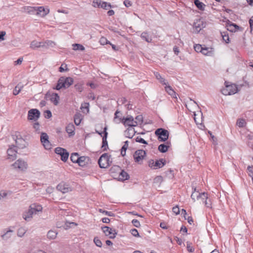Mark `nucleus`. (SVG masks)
<instances>
[{
  "mask_svg": "<svg viewBox=\"0 0 253 253\" xmlns=\"http://www.w3.org/2000/svg\"><path fill=\"white\" fill-rule=\"evenodd\" d=\"M42 209L41 205L32 204L30 206L29 210L23 213V217L25 220L29 221L32 219L34 214L41 211Z\"/></svg>",
  "mask_w": 253,
  "mask_h": 253,
  "instance_id": "obj_1",
  "label": "nucleus"
},
{
  "mask_svg": "<svg viewBox=\"0 0 253 253\" xmlns=\"http://www.w3.org/2000/svg\"><path fill=\"white\" fill-rule=\"evenodd\" d=\"M74 83V80L71 77H62L59 78L54 89L60 90L62 88H67L71 85Z\"/></svg>",
  "mask_w": 253,
  "mask_h": 253,
  "instance_id": "obj_2",
  "label": "nucleus"
},
{
  "mask_svg": "<svg viewBox=\"0 0 253 253\" xmlns=\"http://www.w3.org/2000/svg\"><path fill=\"white\" fill-rule=\"evenodd\" d=\"M113 169L117 171V173L115 172L112 175V177L114 179H117L120 181H124L127 180L129 178L128 174L124 170L118 166H114Z\"/></svg>",
  "mask_w": 253,
  "mask_h": 253,
  "instance_id": "obj_3",
  "label": "nucleus"
},
{
  "mask_svg": "<svg viewBox=\"0 0 253 253\" xmlns=\"http://www.w3.org/2000/svg\"><path fill=\"white\" fill-rule=\"evenodd\" d=\"M26 10L29 13L40 15L42 17H44L49 12V9L45 8L43 6L31 7L29 6L26 8Z\"/></svg>",
  "mask_w": 253,
  "mask_h": 253,
  "instance_id": "obj_4",
  "label": "nucleus"
},
{
  "mask_svg": "<svg viewBox=\"0 0 253 253\" xmlns=\"http://www.w3.org/2000/svg\"><path fill=\"white\" fill-rule=\"evenodd\" d=\"M193 191L192 193L191 197L194 202L197 201L201 203L202 201L208 199V194L207 193H200L199 191L197 190L196 187H193Z\"/></svg>",
  "mask_w": 253,
  "mask_h": 253,
  "instance_id": "obj_5",
  "label": "nucleus"
},
{
  "mask_svg": "<svg viewBox=\"0 0 253 253\" xmlns=\"http://www.w3.org/2000/svg\"><path fill=\"white\" fill-rule=\"evenodd\" d=\"M11 166L15 169L24 171L27 169L28 164L24 160L19 159L15 161Z\"/></svg>",
  "mask_w": 253,
  "mask_h": 253,
  "instance_id": "obj_6",
  "label": "nucleus"
},
{
  "mask_svg": "<svg viewBox=\"0 0 253 253\" xmlns=\"http://www.w3.org/2000/svg\"><path fill=\"white\" fill-rule=\"evenodd\" d=\"M237 87L235 84L225 85V87L222 89L221 93L224 95H231L237 92Z\"/></svg>",
  "mask_w": 253,
  "mask_h": 253,
  "instance_id": "obj_7",
  "label": "nucleus"
},
{
  "mask_svg": "<svg viewBox=\"0 0 253 253\" xmlns=\"http://www.w3.org/2000/svg\"><path fill=\"white\" fill-rule=\"evenodd\" d=\"M155 133L158 136V139L160 141H165L169 138V131L164 128L157 129Z\"/></svg>",
  "mask_w": 253,
  "mask_h": 253,
  "instance_id": "obj_8",
  "label": "nucleus"
},
{
  "mask_svg": "<svg viewBox=\"0 0 253 253\" xmlns=\"http://www.w3.org/2000/svg\"><path fill=\"white\" fill-rule=\"evenodd\" d=\"M146 157V153L143 150H137L133 154V158L135 162L142 164L143 160Z\"/></svg>",
  "mask_w": 253,
  "mask_h": 253,
  "instance_id": "obj_9",
  "label": "nucleus"
},
{
  "mask_svg": "<svg viewBox=\"0 0 253 253\" xmlns=\"http://www.w3.org/2000/svg\"><path fill=\"white\" fill-rule=\"evenodd\" d=\"M13 138L15 140L16 144V147L20 149H23L26 146V142L23 139L18 132L13 136Z\"/></svg>",
  "mask_w": 253,
  "mask_h": 253,
  "instance_id": "obj_10",
  "label": "nucleus"
},
{
  "mask_svg": "<svg viewBox=\"0 0 253 253\" xmlns=\"http://www.w3.org/2000/svg\"><path fill=\"white\" fill-rule=\"evenodd\" d=\"M98 164L101 168H107L109 166V158L108 154H103L98 160Z\"/></svg>",
  "mask_w": 253,
  "mask_h": 253,
  "instance_id": "obj_11",
  "label": "nucleus"
},
{
  "mask_svg": "<svg viewBox=\"0 0 253 253\" xmlns=\"http://www.w3.org/2000/svg\"><path fill=\"white\" fill-rule=\"evenodd\" d=\"M40 117V112L37 109H32L28 111V119L30 121H36Z\"/></svg>",
  "mask_w": 253,
  "mask_h": 253,
  "instance_id": "obj_12",
  "label": "nucleus"
},
{
  "mask_svg": "<svg viewBox=\"0 0 253 253\" xmlns=\"http://www.w3.org/2000/svg\"><path fill=\"white\" fill-rule=\"evenodd\" d=\"M41 141L45 149L49 150L51 148V144L48 140V136L46 133H41Z\"/></svg>",
  "mask_w": 253,
  "mask_h": 253,
  "instance_id": "obj_13",
  "label": "nucleus"
},
{
  "mask_svg": "<svg viewBox=\"0 0 253 253\" xmlns=\"http://www.w3.org/2000/svg\"><path fill=\"white\" fill-rule=\"evenodd\" d=\"M57 189L61 192L62 193H66L72 190V187L69 184L64 182H61L56 187Z\"/></svg>",
  "mask_w": 253,
  "mask_h": 253,
  "instance_id": "obj_14",
  "label": "nucleus"
},
{
  "mask_svg": "<svg viewBox=\"0 0 253 253\" xmlns=\"http://www.w3.org/2000/svg\"><path fill=\"white\" fill-rule=\"evenodd\" d=\"M55 152L61 156V159L64 162H66L69 157V153L67 150L61 147H57L55 149Z\"/></svg>",
  "mask_w": 253,
  "mask_h": 253,
  "instance_id": "obj_15",
  "label": "nucleus"
},
{
  "mask_svg": "<svg viewBox=\"0 0 253 253\" xmlns=\"http://www.w3.org/2000/svg\"><path fill=\"white\" fill-rule=\"evenodd\" d=\"M7 159L13 161L16 158L17 151L16 146L14 145L11 146L7 150Z\"/></svg>",
  "mask_w": 253,
  "mask_h": 253,
  "instance_id": "obj_16",
  "label": "nucleus"
},
{
  "mask_svg": "<svg viewBox=\"0 0 253 253\" xmlns=\"http://www.w3.org/2000/svg\"><path fill=\"white\" fill-rule=\"evenodd\" d=\"M122 123L125 126H130V127L137 126L136 122H134L133 118L131 116H128L126 118H124Z\"/></svg>",
  "mask_w": 253,
  "mask_h": 253,
  "instance_id": "obj_17",
  "label": "nucleus"
},
{
  "mask_svg": "<svg viewBox=\"0 0 253 253\" xmlns=\"http://www.w3.org/2000/svg\"><path fill=\"white\" fill-rule=\"evenodd\" d=\"M204 27V23L202 20L198 19L195 21L193 25V29L195 33H199Z\"/></svg>",
  "mask_w": 253,
  "mask_h": 253,
  "instance_id": "obj_18",
  "label": "nucleus"
},
{
  "mask_svg": "<svg viewBox=\"0 0 253 253\" xmlns=\"http://www.w3.org/2000/svg\"><path fill=\"white\" fill-rule=\"evenodd\" d=\"M165 161L163 159H160L156 161L155 162L152 161V163L150 162L149 166L154 169L162 168L165 164Z\"/></svg>",
  "mask_w": 253,
  "mask_h": 253,
  "instance_id": "obj_19",
  "label": "nucleus"
},
{
  "mask_svg": "<svg viewBox=\"0 0 253 253\" xmlns=\"http://www.w3.org/2000/svg\"><path fill=\"white\" fill-rule=\"evenodd\" d=\"M3 233L0 236L1 238L4 240H7L10 238L14 232L10 228L4 229L3 230Z\"/></svg>",
  "mask_w": 253,
  "mask_h": 253,
  "instance_id": "obj_20",
  "label": "nucleus"
},
{
  "mask_svg": "<svg viewBox=\"0 0 253 253\" xmlns=\"http://www.w3.org/2000/svg\"><path fill=\"white\" fill-rule=\"evenodd\" d=\"M106 128L105 127L104 128V130L103 132L102 133H100L98 131H96V132L99 134L100 135H101V136H102V148L103 149V150H106V147L108 146V143H107V132H106Z\"/></svg>",
  "mask_w": 253,
  "mask_h": 253,
  "instance_id": "obj_21",
  "label": "nucleus"
},
{
  "mask_svg": "<svg viewBox=\"0 0 253 253\" xmlns=\"http://www.w3.org/2000/svg\"><path fill=\"white\" fill-rule=\"evenodd\" d=\"M124 118L123 117L122 113L119 111H117L115 113L113 121L116 124H119L121 122L123 123Z\"/></svg>",
  "mask_w": 253,
  "mask_h": 253,
  "instance_id": "obj_22",
  "label": "nucleus"
},
{
  "mask_svg": "<svg viewBox=\"0 0 253 253\" xmlns=\"http://www.w3.org/2000/svg\"><path fill=\"white\" fill-rule=\"evenodd\" d=\"M66 131L69 134L70 136L74 135V125L72 123L69 124L66 127Z\"/></svg>",
  "mask_w": 253,
  "mask_h": 253,
  "instance_id": "obj_23",
  "label": "nucleus"
},
{
  "mask_svg": "<svg viewBox=\"0 0 253 253\" xmlns=\"http://www.w3.org/2000/svg\"><path fill=\"white\" fill-rule=\"evenodd\" d=\"M135 131L133 128L129 127L125 131V135L126 137L131 138L135 134Z\"/></svg>",
  "mask_w": 253,
  "mask_h": 253,
  "instance_id": "obj_24",
  "label": "nucleus"
},
{
  "mask_svg": "<svg viewBox=\"0 0 253 253\" xmlns=\"http://www.w3.org/2000/svg\"><path fill=\"white\" fill-rule=\"evenodd\" d=\"M202 53L204 55L211 56L213 54V50L212 48L203 47Z\"/></svg>",
  "mask_w": 253,
  "mask_h": 253,
  "instance_id": "obj_25",
  "label": "nucleus"
},
{
  "mask_svg": "<svg viewBox=\"0 0 253 253\" xmlns=\"http://www.w3.org/2000/svg\"><path fill=\"white\" fill-rule=\"evenodd\" d=\"M83 120V116L81 113H77L74 116V123L77 126H79L82 120Z\"/></svg>",
  "mask_w": 253,
  "mask_h": 253,
  "instance_id": "obj_26",
  "label": "nucleus"
},
{
  "mask_svg": "<svg viewBox=\"0 0 253 253\" xmlns=\"http://www.w3.org/2000/svg\"><path fill=\"white\" fill-rule=\"evenodd\" d=\"M165 90L173 98H176V94L174 90L170 86H166Z\"/></svg>",
  "mask_w": 253,
  "mask_h": 253,
  "instance_id": "obj_27",
  "label": "nucleus"
},
{
  "mask_svg": "<svg viewBox=\"0 0 253 253\" xmlns=\"http://www.w3.org/2000/svg\"><path fill=\"white\" fill-rule=\"evenodd\" d=\"M57 232L54 230H50L47 234V237L49 240L55 239L57 236Z\"/></svg>",
  "mask_w": 253,
  "mask_h": 253,
  "instance_id": "obj_28",
  "label": "nucleus"
},
{
  "mask_svg": "<svg viewBox=\"0 0 253 253\" xmlns=\"http://www.w3.org/2000/svg\"><path fill=\"white\" fill-rule=\"evenodd\" d=\"M43 46H44V44L42 42H39L36 41H33V42H32L31 43L30 47L33 49H35L36 48H38V47H40Z\"/></svg>",
  "mask_w": 253,
  "mask_h": 253,
  "instance_id": "obj_29",
  "label": "nucleus"
},
{
  "mask_svg": "<svg viewBox=\"0 0 253 253\" xmlns=\"http://www.w3.org/2000/svg\"><path fill=\"white\" fill-rule=\"evenodd\" d=\"M141 38L143 40H145L147 42H152V38L150 37L147 32H143L141 35Z\"/></svg>",
  "mask_w": 253,
  "mask_h": 253,
  "instance_id": "obj_30",
  "label": "nucleus"
},
{
  "mask_svg": "<svg viewBox=\"0 0 253 253\" xmlns=\"http://www.w3.org/2000/svg\"><path fill=\"white\" fill-rule=\"evenodd\" d=\"M88 159V158L85 157H80L78 161V164L81 167H84L86 165V160Z\"/></svg>",
  "mask_w": 253,
  "mask_h": 253,
  "instance_id": "obj_31",
  "label": "nucleus"
},
{
  "mask_svg": "<svg viewBox=\"0 0 253 253\" xmlns=\"http://www.w3.org/2000/svg\"><path fill=\"white\" fill-rule=\"evenodd\" d=\"M27 232V229L23 227L19 228L17 230V235L19 237H22Z\"/></svg>",
  "mask_w": 253,
  "mask_h": 253,
  "instance_id": "obj_32",
  "label": "nucleus"
},
{
  "mask_svg": "<svg viewBox=\"0 0 253 253\" xmlns=\"http://www.w3.org/2000/svg\"><path fill=\"white\" fill-rule=\"evenodd\" d=\"M228 28L227 30L232 32H235L236 31L237 29H239V26L236 24L231 23L228 24Z\"/></svg>",
  "mask_w": 253,
  "mask_h": 253,
  "instance_id": "obj_33",
  "label": "nucleus"
},
{
  "mask_svg": "<svg viewBox=\"0 0 253 253\" xmlns=\"http://www.w3.org/2000/svg\"><path fill=\"white\" fill-rule=\"evenodd\" d=\"M51 101L53 102L54 105H57L59 100V96L57 93H53L51 97Z\"/></svg>",
  "mask_w": 253,
  "mask_h": 253,
  "instance_id": "obj_34",
  "label": "nucleus"
},
{
  "mask_svg": "<svg viewBox=\"0 0 253 253\" xmlns=\"http://www.w3.org/2000/svg\"><path fill=\"white\" fill-rule=\"evenodd\" d=\"M194 3L200 10H204L206 5L203 2H201L200 0H195L194 1Z\"/></svg>",
  "mask_w": 253,
  "mask_h": 253,
  "instance_id": "obj_35",
  "label": "nucleus"
},
{
  "mask_svg": "<svg viewBox=\"0 0 253 253\" xmlns=\"http://www.w3.org/2000/svg\"><path fill=\"white\" fill-rule=\"evenodd\" d=\"M154 75L157 79L158 80L161 84L166 85L167 84L166 80L163 78L162 77V76L159 73L155 72L154 73Z\"/></svg>",
  "mask_w": 253,
  "mask_h": 253,
  "instance_id": "obj_36",
  "label": "nucleus"
},
{
  "mask_svg": "<svg viewBox=\"0 0 253 253\" xmlns=\"http://www.w3.org/2000/svg\"><path fill=\"white\" fill-rule=\"evenodd\" d=\"M79 156L78 153H75L71 154L70 159L73 163H77L79 160Z\"/></svg>",
  "mask_w": 253,
  "mask_h": 253,
  "instance_id": "obj_37",
  "label": "nucleus"
},
{
  "mask_svg": "<svg viewBox=\"0 0 253 253\" xmlns=\"http://www.w3.org/2000/svg\"><path fill=\"white\" fill-rule=\"evenodd\" d=\"M23 87V85L18 84L17 85L15 86V88L14 89L13 94L14 95H17L20 92Z\"/></svg>",
  "mask_w": 253,
  "mask_h": 253,
  "instance_id": "obj_38",
  "label": "nucleus"
},
{
  "mask_svg": "<svg viewBox=\"0 0 253 253\" xmlns=\"http://www.w3.org/2000/svg\"><path fill=\"white\" fill-rule=\"evenodd\" d=\"M73 49L74 50L84 51L85 48L83 45L80 44L75 43L73 44Z\"/></svg>",
  "mask_w": 253,
  "mask_h": 253,
  "instance_id": "obj_39",
  "label": "nucleus"
},
{
  "mask_svg": "<svg viewBox=\"0 0 253 253\" xmlns=\"http://www.w3.org/2000/svg\"><path fill=\"white\" fill-rule=\"evenodd\" d=\"M169 146L165 145L164 144H161L158 147V150L162 153H165L168 150Z\"/></svg>",
  "mask_w": 253,
  "mask_h": 253,
  "instance_id": "obj_40",
  "label": "nucleus"
},
{
  "mask_svg": "<svg viewBox=\"0 0 253 253\" xmlns=\"http://www.w3.org/2000/svg\"><path fill=\"white\" fill-rule=\"evenodd\" d=\"M102 230L103 233L106 236H108L111 234V228L108 226L102 227Z\"/></svg>",
  "mask_w": 253,
  "mask_h": 253,
  "instance_id": "obj_41",
  "label": "nucleus"
},
{
  "mask_svg": "<svg viewBox=\"0 0 253 253\" xmlns=\"http://www.w3.org/2000/svg\"><path fill=\"white\" fill-rule=\"evenodd\" d=\"M163 181V178L162 176H157L154 179V183L158 185H160Z\"/></svg>",
  "mask_w": 253,
  "mask_h": 253,
  "instance_id": "obj_42",
  "label": "nucleus"
},
{
  "mask_svg": "<svg viewBox=\"0 0 253 253\" xmlns=\"http://www.w3.org/2000/svg\"><path fill=\"white\" fill-rule=\"evenodd\" d=\"M221 36L223 40L227 43L229 42V38L228 34H226L225 32L221 33Z\"/></svg>",
  "mask_w": 253,
  "mask_h": 253,
  "instance_id": "obj_43",
  "label": "nucleus"
},
{
  "mask_svg": "<svg viewBox=\"0 0 253 253\" xmlns=\"http://www.w3.org/2000/svg\"><path fill=\"white\" fill-rule=\"evenodd\" d=\"M143 118L142 115H138L135 117V120H134V122H136L137 125L138 124H141L143 123Z\"/></svg>",
  "mask_w": 253,
  "mask_h": 253,
  "instance_id": "obj_44",
  "label": "nucleus"
},
{
  "mask_svg": "<svg viewBox=\"0 0 253 253\" xmlns=\"http://www.w3.org/2000/svg\"><path fill=\"white\" fill-rule=\"evenodd\" d=\"M246 122L244 119H239L237 122V125L240 127H243L245 126Z\"/></svg>",
  "mask_w": 253,
  "mask_h": 253,
  "instance_id": "obj_45",
  "label": "nucleus"
},
{
  "mask_svg": "<svg viewBox=\"0 0 253 253\" xmlns=\"http://www.w3.org/2000/svg\"><path fill=\"white\" fill-rule=\"evenodd\" d=\"M203 47V46H202V45L199 44H196L194 46V48L195 50L197 52L202 53Z\"/></svg>",
  "mask_w": 253,
  "mask_h": 253,
  "instance_id": "obj_46",
  "label": "nucleus"
},
{
  "mask_svg": "<svg viewBox=\"0 0 253 253\" xmlns=\"http://www.w3.org/2000/svg\"><path fill=\"white\" fill-rule=\"evenodd\" d=\"M101 0H94L92 2V6L94 7H100L102 2Z\"/></svg>",
  "mask_w": 253,
  "mask_h": 253,
  "instance_id": "obj_47",
  "label": "nucleus"
},
{
  "mask_svg": "<svg viewBox=\"0 0 253 253\" xmlns=\"http://www.w3.org/2000/svg\"><path fill=\"white\" fill-rule=\"evenodd\" d=\"M100 7L104 9H108L109 7H111V4L102 1Z\"/></svg>",
  "mask_w": 253,
  "mask_h": 253,
  "instance_id": "obj_48",
  "label": "nucleus"
},
{
  "mask_svg": "<svg viewBox=\"0 0 253 253\" xmlns=\"http://www.w3.org/2000/svg\"><path fill=\"white\" fill-rule=\"evenodd\" d=\"M99 42L102 45H105L107 43L111 44L110 42L105 37H101L100 39Z\"/></svg>",
  "mask_w": 253,
  "mask_h": 253,
  "instance_id": "obj_49",
  "label": "nucleus"
},
{
  "mask_svg": "<svg viewBox=\"0 0 253 253\" xmlns=\"http://www.w3.org/2000/svg\"><path fill=\"white\" fill-rule=\"evenodd\" d=\"M75 89L79 92L82 91V90L83 89V84L81 83H78V84H75Z\"/></svg>",
  "mask_w": 253,
  "mask_h": 253,
  "instance_id": "obj_50",
  "label": "nucleus"
},
{
  "mask_svg": "<svg viewBox=\"0 0 253 253\" xmlns=\"http://www.w3.org/2000/svg\"><path fill=\"white\" fill-rule=\"evenodd\" d=\"M94 242L97 247H101L102 246V242L97 237L94 238Z\"/></svg>",
  "mask_w": 253,
  "mask_h": 253,
  "instance_id": "obj_51",
  "label": "nucleus"
},
{
  "mask_svg": "<svg viewBox=\"0 0 253 253\" xmlns=\"http://www.w3.org/2000/svg\"><path fill=\"white\" fill-rule=\"evenodd\" d=\"M247 169L249 175L251 177H253V167L248 166Z\"/></svg>",
  "mask_w": 253,
  "mask_h": 253,
  "instance_id": "obj_52",
  "label": "nucleus"
},
{
  "mask_svg": "<svg viewBox=\"0 0 253 253\" xmlns=\"http://www.w3.org/2000/svg\"><path fill=\"white\" fill-rule=\"evenodd\" d=\"M135 140L137 142H139V143H143L144 144H147V142L144 139H143L142 138H141L139 136H137Z\"/></svg>",
  "mask_w": 253,
  "mask_h": 253,
  "instance_id": "obj_53",
  "label": "nucleus"
},
{
  "mask_svg": "<svg viewBox=\"0 0 253 253\" xmlns=\"http://www.w3.org/2000/svg\"><path fill=\"white\" fill-rule=\"evenodd\" d=\"M131 234L134 237H139V234L138 233V232L137 229H132L130 230Z\"/></svg>",
  "mask_w": 253,
  "mask_h": 253,
  "instance_id": "obj_54",
  "label": "nucleus"
},
{
  "mask_svg": "<svg viewBox=\"0 0 253 253\" xmlns=\"http://www.w3.org/2000/svg\"><path fill=\"white\" fill-rule=\"evenodd\" d=\"M7 195V192L4 191H0V201L2 200V199L5 198Z\"/></svg>",
  "mask_w": 253,
  "mask_h": 253,
  "instance_id": "obj_55",
  "label": "nucleus"
},
{
  "mask_svg": "<svg viewBox=\"0 0 253 253\" xmlns=\"http://www.w3.org/2000/svg\"><path fill=\"white\" fill-rule=\"evenodd\" d=\"M131 222L133 224V225L136 227L138 228L140 226V223L139 221L137 219H133Z\"/></svg>",
  "mask_w": 253,
  "mask_h": 253,
  "instance_id": "obj_56",
  "label": "nucleus"
},
{
  "mask_svg": "<svg viewBox=\"0 0 253 253\" xmlns=\"http://www.w3.org/2000/svg\"><path fill=\"white\" fill-rule=\"evenodd\" d=\"M33 127L34 128V129H35V130L36 131L39 132L40 126V124H39V123H38V122L35 123L33 124Z\"/></svg>",
  "mask_w": 253,
  "mask_h": 253,
  "instance_id": "obj_57",
  "label": "nucleus"
},
{
  "mask_svg": "<svg viewBox=\"0 0 253 253\" xmlns=\"http://www.w3.org/2000/svg\"><path fill=\"white\" fill-rule=\"evenodd\" d=\"M187 249L189 252L193 253L194 251V248L192 246H191L190 243H187Z\"/></svg>",
  "mask_w": 253,
  "mask_h": 253,
  "instance_id": "obj_58",
  "label": "nucleus"
},
{
  "mask_svg": "<svg viewBox=\"0 0 253 253\" xmlns=\"http://www.w3.org/2000/svg\"><path fill=\"white\" fill-rule=\"evenodd\" d=\"M172 211L176 214H178L180 213V210L178 206H175L172 208Z\"/></svg>",
  "mask_w": 253,
  "mask_h": 253,
  "instance_id": "obj_59",
  "label": "nucleus"
},
{
  "mask_svg": "<svg viewBox=\"0 0 253 253\" xmlns=\"http://www.w3.org/2000/svg\"><path fill=\"white\" fill-rule=\"evenodd\" d=\"M44 113L45 117L46 118L49 119L51 118L52 116L51 112L49 110H46V111H45Z\"/></svg>",
  "mask_w": 253,
  "mask_h": 253,
  "instance_id": "obj_60",
  "label": "nucleus"
},
{
  "mask_svg": "<svg viewBox=\"0 0 253 253\" xmlns=\"http://www.w3.org/2000/svg\"><path fill=\"white\" fill-rule=\"evenodd\" d=\"M128 141H126L125 142V144L122 148H123V151H126V149L128 148Z\"/></svg>",
  "mask_w": 253,
  "mask_h": 253,
  "instance_id": "obj_61",
  "label": "nucleus"
},
{
  "mask_svg": "<svg viewBox=\"0 0 253 253\" xmlns=\"http://www.w3.org/2000/svg\"><path fill=\"white\" fill-rule=\"evenodd\" d=\"M6 33L4 31H0V42L4 40V36L5 35Z\"/></svg>",
  "mask_w": 253,
  "mask_h": 253,
  "instance_id": "obj_62",
  "label": "nucleus"
},
{
  "mask_svg": "<svg viewBox=\"0 0 253 253\" xmlns=\"http://www.w3.org/2000/svg\"><path fill=\"white\" fill-rule=\"evenodd\" d=\"M203 203H205V206H206L208 208H210L211 206V203L210 201H208L207 199H205V200L202 201V202Z\"/></svg>",
  "mask_w": 253,
  "mask_h": 253,
  "instance_id": "obj_63",
  "label": "nucleus"
},
{
  "mask_svg": "<svg viewBox=\"0 0 253 253\" xmlns=\"http://www.w3.org/2000/svg\"><path fill=\"white\" fill-rule=\"evenodd\" d=\"M124 3L125 5V6L127 7H129L131 5V2L128 0H125L124 1Z\"/></svg>",
  "mask_w": 253,
  "mask_h": 253,
  "instance_id": "obj_64",
  "label": "nucleus"
}]
</instances>
